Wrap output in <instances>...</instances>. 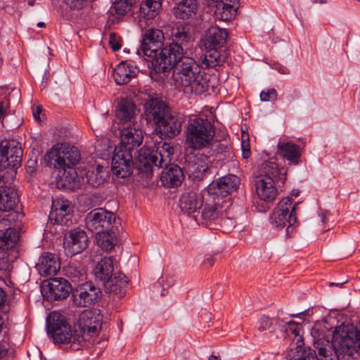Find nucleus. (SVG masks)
Here are the masks:
<instances>
[{
  "label": "nucleus",
  "mask_w": 360,
  "mask_h": 360,
  "mask_svg": "<svg viewBox=\"0 0 360 360\" xmlns=\"http://www.w3.org/2000/svg\"><path fill=\"white\" fill-rule=\"evenodd\" d=\"M169 37L172 42L164 47L156 58L168 59V65L171 64V58L175 60V58L186 54V50L189 48L192 41L189 29L182 25L172 27L169 29Z\"/></svg>",
  "instance_id": "nucleus-7"
},
{
  "label": "nucleus",
  "mask_w": 360,
  "mask_h": 360,
  "mask_svg": "<svg viewBox=\"0 0 360 360\" xmlns=\"http://www.w3.org/2000/svg\"><path fill=\"white\" fill-rule=\"evenodd\" d=\"M64 274L72 283H77L86 280V273L83 268L75 264H70L63 269Z\"/></svg>",
  "instance_id": "nucleus-40"
},
{
  "label": "nucleus",
  "mask_w": 360,
  "mask_h": 360,
  "mask_svg": "<svg viewBox=\"0 0 360 360\" xmlns=\"http://www.w3.org/2000/svg\"><path fill=\"white\" fill-rule=\"evenodd\" d=\"M49 291L47 300L50 301L66 298L72 291L71 284L63 278H54L50 279L48 283Z\"/></svg>",
  "instance_id": "nucleus-22"
},
{
  "label": "nucleus",
  "mask_w": 360,
  "mask_h": 360,
  "mask_svg": "<svg viewBox=\"0 0 360 360\" xmlns=\"http://www.w3.org/2000/svg\"><path fill=\"white\" fill-rule=\"evenodd\" d=\"M108 176V170L101 165L89 169L86 174V182L93 187L103 184Z\"/></svg>",
  "instance_id": "nucleus-38"
},
{
  "label": "nucleus",
  "mask_w": 360,
  "mask_h": 360,
  "mask_svg": "<svg viewBox=\"0 0 360 360\" xmlns=\"http://www.w3.org/2000/svg\"><path fill=\"white\" fill-rule=\"evenodd\" d=\"M103 234V239L98 240V245L104 250L108 251L110 250L113 246V241L111 240L110 238V235L108 232L101 233Z\"/></svg>",
  "instance_id": "nucleus-48"
},
{
  "label": "nucleus",
  "mask_w": 360,
  "mask_h": 360,
  "mask_svg": "<svg viewBox=\"0 0 360 360\" xmlns=\"http://www.w3.org/2000/svg\"><path fill=\"white\" fill-rule=\"evenodd\" d=\"M242 148V156L244 159H248L250 157L251 151L250 144L248 142H245L243 139L241 144Z\"/></svg>",
  "instance_id": "nucleus-52"
},
{
  "label": "nucleus",
  "mask_w": 360,
  "mask_h": 360,
  "mask_svg": "<svg viewBox=\"0 0 360 360\" xmlns=\"http://www.w3.org/2000/svg\"><path fill=\"white\" fill-rule=\"evenodd\" d=\"M240 184V178L227 174L212 181L207 186V192L214 195L226 197L236 191Z\"/></svg>",
  "instance_id": "nucleus-16"
},
{
  "label": "nucleus",
  "mask_w": 360,
  "mask_h": 360,
  "mask_svg": "<svg viewBox=\"0 0 360 360\" xmlns=\"http://www.w3.org/2000/svg\"><path fill=\"white\" fill-rule=\"evenodd\" d=\"M73 210L71 202L68 200H55L49 218L51 221L62 226L70 227L73 224Z\"/></svg>",
  "instance_id": "nucleus-15"
},
{
  "label": "nucleus",
  "mask_w": 360,
  "mask_h": 360,
  "mask_svg": "<svg viewBox=\"0 0 360 360\" xmlns=\"http://www.w3.org/2000/svg\"><path fill=\"white\" fill-rule=\"evenodd\" d=\"M37 25L39 27H44L45 26V23L44 22H39Z\"/></svg>",
  "instance_id": "nucleus-63"
},
{
  "label": "nucleus",
  "mask_w": 360,
  "mask_h": 360,
  "mask_svg": "<svg viewBox=\"0 0 360 360\" xmlns=\"http://www.w3.org/2000/svg\"><path fill=\"white\" fill-rule=\"evenodd\" d=\"M7 268V261L4 259H0V278H1L6 274Z\"/></svg>",
  "instance_id": "nucleus-55"
},
{
  "label": "nucleus",
  "mask_w": 360,
  "mask_h": 360,
  "mask_svg": "<svg viewBox=\"0 0 360 360\" xmlns=\"http://www.w3.org/2000/svg\"><path fill=\"white\" fill-rule=\"evenodd\" d=\"M278 154L286 159L293 165L300 162L301 153L300 147L290 142H279L278 144Z\"/></svg>",
  "instance_id": "nucleus-34"
},
{
  "label": "nucleus",
  "mask_w": 360,
  "mask_h": 360,
  "mask_svg": "<svg viewBox=\"0 0 360 360\" xmlns=\"http://www.w3.org/2000/svg\"><path fill=\"white\" fill-rule=\"evenodd\" d=\"M136 106L132 100L121 99L117 106L116 115L122 123L130 122L135 115Z\"/></svg>",
  "instance_id": "nucleus-37"
},
{
  "label": "nucleus",
  "mask_w": 360,
  "mask_h": 360,
  "mask_svg": "<svg viewBox=\"0 0 360 360\" xmlns=\"http://www.w3.org/2000/svg\"><path fill=\"white\" fill-rule=\"evenodd\" d=\"M203 204L202 197L193 191L185 192L179 200L181 210L189 217L194 219L196 222L200 221L199 212Z\"/></svg>",
  "instance_id": "nucleus-19"
},
{
  "label": "nucleus",
  "mask_w": 360,
  "mask_h": 360,
  "mask_svg": "<svg viewBox=\"0 0 360 360\" xmlns=\"http://www.w3.org/2000/svg\"><path fill=\"white\" fill-rule=\"evenodd\" d=\"M214 151L217 153H231L230 148L227 145L222 143H217L216 148H214Z\"/></svg>",
  "instance_id": "nucleus-53"
},
{
  "label": "nucleus",
  "mask_w": 360,
  "mask_h": 360,
  "mask_svg": "<svg viewBox=\"0 0 360 360\" xmlns=\"http://www.w3.org/2000/svg\"><path fill=\"white\" fill-rule=\"evenodd\" d=\"M259 176L257 179H269L280 186L283 184L286 180V172L284 168L279 167L278 164L273 161H265L259 168Z\"/></svg>",
  "instance_id": "nucleus-20"
},
{
  "label": "nucleus",
  "mask_w": 360,
  "mask_h": 360,
  "mask_svg": "<svg viewBox=\"0 0 360 360\" xmlns=\"http://www.w3.org/2000/svg\"><path fill=\"white\" fill-rule=\"evenodd\" d=\"M19 240V233L13 227L5 229L0 232V249L9 250L13 248Z\"/></svg>",
  "instance_id": "nucleus-39"
},
{
  "label": "nucleus",
  "mask_w": 360,
  "mask_h": 360,
  "mask_svg": "<svg viewBox=\"0 0 360 360\" xmlns=\"http://www.w3.org/2000/svg\"><path fill=\"white\" fill-rule=\"evenodd\" d=\"M182 123V117L171 110L164 120L155 127L154 131L161 139H172L180 134Z\"/></svg>",
  "instance_id": "nucleus-14"
},
{
  "label": "nucleus",
  "mask_w": 360,
  "mask_h": 360,
  "mask_svg": "<svg viewBox=\"0 0 360 360\" xmlns=\"http://www.w3.org/2000/svg\"><path fill=\"white\" fill-rule=\"evenodd\" d=\"M207 50L201 58L202 68H215L222 65L227 58L225 50L219 48H206Z\"/></svg>",
  "instance_id": "nucleus-32"
},
{
  "label": "nucleus",
  "mask_w": 360,
  "mask_h": 360,
  "mask_svg": "<svg viewBox=\"0 0 360 360\" xmlns=\"http://www.w3.org/2000/svg\"><path fill=\"white\" fill-rule=\"evenodd\" d=\"M164 34L159 29H148L143 34L137 54L139 56L151 58L148 65L150 69V62L153 58L159 56V52L163 49Z\"/></svg>",
  "instance_id": "nucleus-9"
},
{
  "label": "nucleus",
  "mask_w": 360,
  "mask_h": 360,
  "mask_svg": "<svg viewBox=\"0 0 360 360\" xmlns=\"http://www.w3.org/2000/svg\"><path fill=\"white\" fill-rule=\"evenodd\" d=\"M205 264L212 266L214 263V258L212 256H209L204 261Z\"/></svg>",
  "instance_id": "nucleus-58"
},
{
  "label": "nucleus",
  "mask_w": 360,
  "mask_h": 360,
  "mask_svg": "<svg viewBox=\"0 0 360 360\" xmlns=\"http://www.w3.org/2000/svg\"><path fill=\"white\" fill-rule=\"evenodd\" d=\"M228 35L226 30L217 26H212L206 32L204 45L205 48L221 49L226 43Z\"/></svg>",
  "instance_id": "nucleus-28"
},
{
  "label": "nucleus",
  "mask_w": 360,
  "mask_h": 360,
  "mask_svg": "<svg viewBox=\"0 0 360 360\" xmlns=\"http://www.w3.org/2000/svg\"><path fill=\"white\" fill-rule=\"evenodd\" d=\"M185 144L193 150H200L211 144L215 135L213 124L207 118L190 117L185 130Z\"/></svg>",
  "instance_id": "nucleus-5"
},
{
  "label": "nucleus",
  "mask_w": 360,
  "mask_h": 360,
  "mask_svg": "<svg viewBox=\"0 0 360 360\" xmlns=\"http://www.w3.org/2000/svg\"><path fill=\"white\" fill-rule=\"evenodd\" d=\"M5 301H6V293L2 290V288H0V307L4 304Z\"/></svg>",
  "instance_id": "nucleus-59"
},
{
  "label": "nucleus",
  "mask_w": 360,
  "mask_h": 360,
  "mask_svg": "<svg viewBox=\"0 0 360 360\" xmlns=\"http://www.w3.org/2000/svg\"><path fill=\"white\" fill-rule=\"evenodd\" d=\"M144 117L148 124H159L170 112L171 108L163 101L158 98H151L144 104Z\"/></svg>",
  "instance_id": "nucleus-13"
},
{
  "label": "nucleus",
  "mask_w": 360,
  "mask_h": 360,
  "mask_svg": "<svg viewBox=\"0 0 360 360\" xmlns=\"http://www.w3.org/2000/svg\"><path fill=\"white\" fill-rule=\"evenodd\" d=\"M109 44L114 51H117L121 49V38L116 33H110L109 36Z\"/></svg>",
  "instance_id": "nucleus-49"
},
{
  "label": "nucleus",
  "mask_w": 360,
  "mask_h": 360,
  "mask_svg": "<svg viewBox=\"0 0 360 360\" xmlns=\"http://www.w3.org/2000/svg\"><path fill=\"white\" fill-rule=\"evenodd\" d=\"M277 98V91L275 89H269L266 91H262L260 93V99L262 101L267 102L275 101Z\"/></svg>",
  "instance_id": "nucleus-50"
},
{
  "label": "nucleus",
  "mask_w": 360,
  "mask_h": 360,
  "mask_svg": "<svg viewBox=\"0 0 360 360\" xmlns=\"http://www.w3.org/2000/svg\"><path fill=\"white\" fill-rule=\"evenodd\" d=\"M70 10L79 11L86 7L89 0H63Z\"/></svg>",
  "instance_id": "nucleus-47"
},
{
  "label": "nucleus",
  "mask_w": 360,
  "mask_h": 360,
  "mask_svg": "<svg viewBox=\"0 0 360 360\" xmlns=\"http://www.w3.org/2000/svg\"><path fill=\"white\" fill-rule=\"evenodd\" d=\"M36 164V160H29L27 164V172L30 174H32L34 172Z\"/></svg>",
  "instance_id": "nucleus-56"
},
{
  "label": "nucleus",
  "mask_w": 360,
  "mask_h": 360,
  "mask_svg": "<svg viewBox=\"0 0 360 360\" xmlns=\"http://www.w3.org/2000/svg\"><path fill=\"white\" fill-rule=\"evenodd\" d=\"M143 139L142 130L128 124L121 131V142L117 146H124L126 149H129L130 152L135 154L136 148L142 143Z\"/></svg>",
  "instance_id": "nucleus-21"
},
{
  "label": "nucleus",
  "mask_w": 360,
  "mask_h": 360,
  "mask_svg": "<svg viewBox=\"0 0 360 360\" xmlns=\"http://www.w3.org/2000/svg\"><path fill=\"white\" fill-rule=\"evenodd\" d=\"M347 279L342 280L338 282H328L329 286L342 287L344 284L347 283Z\"/></svg>",
  "instance_id": "nucleus-57"
},
{
  "label": "nucleus",
  "mask_w": 360,
  "mask_h": 360,
  "mask_svg": "<svg viewBox=\"0 0 360 360\" xmlns=\"http://www.w3.org/2000/svg\"><path fill=\"white\" fill-rule=\"evenodd\" d=\"M114 261L112 257L102 258L96 264L94 274L96 280L106 283L115 274Z\"/></svg>",
  "instance_id": "nucleus-30"
},
{
  "label": "nucleus",
  "mask_w": 360,
  "mask_h": 360,
  "mask_svg": "<svg viewBox=\"0 0 360 360\" xmlns=\"http://www.w3.org/2000/svg\"><path fill=\"white\" fill-rule=\"evenodd\" d=\"M60 264L57 255L51 252L42 255L36 267L42 276H53L60 269Z\"/></svg>",
  "instance_id": "nucleus-26"
},
{
  "label": "nucleus",
  "mask_w": 360,
  "mask_h": 360,
  "mask_svg": "<svg viewBox=\"0 0 360 360\" xmlns=\"http://www.w3.org/2000/svg\"><path fill=\"white\" fill-rule=\"evenodd\" d=\"M328 214V211H321V221L323 223L326 222V217Z\"/></svg>",
  "instance_id": "nucleus-61"
},
{
  "label": "nucleus",
  "mask_w": 360,
  "mask_h": 360,
  "mask_svg": "<svg viewBox=\"0 0 360 360\" xmlns=\"http://www.w3.org/2000/svg\"><path fill=\"white\" fill-rule=\"evenodd\" d=\"M134 154L124 146L115 147L112 158V171L116 176L124 179L132 174L134 166L136 168Z\"/></svg>",
  "instance_id": "nucleus-10"
},
{
  "label": "nucleus",
  "mask_w": 360,
  "mask_h": 360,
  "mask_svg": "<svg viewBox=\"0 0 360 360\" xmlns=\"http://www.w3.org/2000/svg\"><path fill=\"white\" fill-rule=\"evenodd\" d=\"M182 56L179 58H153L150 62V75L157 80L158 75L169 72L173 69L172 78L175 85L184 86L186 91L195 94H202L208 91L210 80L207 75L201 71L200 65L191 57Z\"/></svg>",
  "instance_id": "nucleus-1"
},
{
  "label": "nucleus",
  "mask_w": 360,
  "mask_h": 360,
  "mask_svg": "<svg viewBox=\"0 0 360 360\" xmlns=\"http://www.w3.org/2000/svg\"><path fill=\"white\" fill-rule=\"evenodd\" d=\"M81 159V155L79 149L75 146H67L58 148L56 146L52 147L44 155V160L47 165L53 166V168L63 170V174H65V169L70 170L68 174L75 176V171L72 167L79 163Z\"/></svg>",
  "instance_id": "nucleus-6"
},
{
  "label": "nucleus",
  "mask_w": 360,
  "mask_h": 360,
  "mask_svg": "<svg viewBox=\"0 0 360 360\" xmlns=\"http://www.w3.org/2000/svg\"><path fill=\"white\" fill-rule=\"evenodd\" d=\"M88 245L86 232L79 228L71 230L64 238L63 247L68 255L73 256L82 252Z\"/></svg>",
  "instance_id": "nucleus-17"
},
{
  "label": "nucleus",
  "mask_w": 360,
  "mask_h": 360,
  "mask_svg": "<svg viewBox=\"0 0 360 360\" xmlns=\"http://www.w3.org/2000/svg\"><path fill=\"white\" fill-rule=\"evenodd\" d=\"M101 314L96 311L85 310L79 316L78 333H82L84 338L93 337L101 328Z\"/></svg>",
  "instance_id": "nucleus-18"
},
{
  "label": "nucleus",
  "mask_w": 360,
  "mask_h": 360,
  "mask_svg": "<svg viewBox=\"0 0 360 360\" xmlns=\"http://www.w3.org/2000/svg\"><path fill=\"white\" fill-rule=\"evenodd\" d=\"M41 112V109L39 106H38L34 111H33V116L36 120H39V115Z\"/></svg>",
  "instance_id": "nucleus-60"
},
{
  "label": "nucleus",
  "mask_w": 360,
  "mask_h": 360,
  "mask_svg": "<svg viewBox=\"0 0 360 360\" xmlns=\"http://www.w3.org/2000/svg\"><path fill=\"white\" fill-rule=\"evenodd\" d=\"M288 331L295 335L294 340L296 341L297 345V347H301L303 344V340L301 336V330H302V325L300 323H297L294 321H289L288 323Z\"/></svg>",
  "instance_id": "nucleus-46"
},
{
  "label": "nucleus",
  "mask_w": 360,
  "mask_h": 360,
  "mask_svg": "<svg viewBox=\"0 0 360 360\" xmlns=\"http://www.w3.org/2000/svg\"><path fill=\"white\" fill-rule=\"evenodd\" d=\"M8 345L6 342H0V360L8 354Z\"/></svg>",
  "instance_id": "nucleus-54"
},
{
  "label": "nucleus",
  "mask_w": 360,
  "mask_h": 360,
  "mask_svg": "<svg viewBox=\"0 0 360 360\" xmlns=\"http://www.w3.org/2000/svg\"><path fill=\"white\" fill-rule=\"evenodd\" d=\"M222 212L221 207L216 205H205L201 213H199L200 221L210 229H217L216 224Z\"/></svg>",
  "instance_id": "nucleus-33"
},
{
  "label": "nucleus",
  "mask_w": 360,
  "mask_h": 360,
  "mask_svg": "<svg viewBox=\"0 0 360 360\" xmlns=\"http://www.w3.org/2000/svg\"><path fill=\"white\" fill-rule=\"evenodd\" d=\"M293 195L295 196H297L298 195V191H292V193Z\"/></svg>",
  "instance_id": "nucleus-64"
},
{
  "label": "nucleus",
  "mask_w": 360,
  "mask_h": 360,
  "mask_svg": "<svg viewBox=\"0 0 360 360\" xmlns=\"http://www.w3.org/2000/svg\"><path fill=\"white\" fill-rule=\"evenodd\" d=\"M128 282L127 277L118 271L103 285L106 292L112 293L117 298L121 299L126 294Z\"/></svg>",
  "instance_id": "nucleus-27"
},
{
  "label": "nucleus",
  "mask_w": 360,
  "mask_h": 360,
  "mask_svg": "<svg viewBox=\"0 0 360 360\" xmlns=\"http://www.w3.org/2000/svg\"><path fill=\"white\" fill-rule=\"evenodd\" d=\"M311 336L315 350L324 345L328 346L329 348L331 347V343L329 340L326 339L325 332L323 330H321L317 326L312 328Z\"/></svg>",
  "instance_id": "nucleus-42"
},
{
  "label": "nucleus",
  "mask_w": 360,
  "mask_h": 360,
  "mask_svg": "<svg viewBox=\"0 0 360 360\" xmlns=\"http://www.w3.org/2000/svg\"><path fill=\"white\" fill-rule=\"evenodd\" d=\"M11 181H0V211L8 212L16 206L18 195L16 189L11 186Z\"/></svg>",
  "instance_id": "nucleus-23"
},
{
  "label": "nucleus",
  "mask_w": 360,
  "mask_h": 360,
  "mask_svg": "<svg viewBox=\"0 0 360 360\" xmlns=\"http://www.w3.org/2000/svg\"><path fill=\"white\" fill-rule=\"evenodd\" d=\"M216 3L214 15L216 18L228 21L233 19L239 8L238 0H217L213 1Z\"/></svg>",
  "instance_id": "nucleus-25"
},
{
  "label": "nucleus",
  "mask_w": 360,
  "mask_h": 360,
  "mask_svg": "<svg viewBox=\"0 0 360 360\" xmlns=\"http://www.w3.org/2000/svg\"><path fill=\"white\" fill-rule=\"evenodd\" d=\"M208 360H221L219 356L212 354Z\"/></svg>",
  "instance_id": "nucleus-62"
},
{
  "label": "nucleus",
  "mask_w": 360,
  "mask_h": 360,
  "mask_svg": "<svg viewBox=\"0 0 360 360\" xmlns=\"http://www.w3.org/2000/svg\"><path fill=\"white\" fill-rule=\"evenodd\" d=\"M47 333L55 344L69 346L74 351L86 345L84 334L72 328L65 318L58 313H53L47 319Z\"/></svg>",
  "instance_id": "nucleus-4"
},
{
  "label": "nucleus",
  "mask_w": 360,
  "mask_h": 360,
  "mask_svg": "<svg viewBox=\"0 0 360 360\" xmlns=\"http://www.w3.org/2000/svg\"><path fill=\"white\" fill-rule=\"evenodd\" d=\"M102 295L100 288L91 282H84L72 288L71 301L78 307H89L96 303Z\"/></svg>",
  "instance_id": "nucleus-11"
},
{
  "label": "nucleus",
  "mask_w": 360,
  "mask_h": 360,
  "mask_svg": "<svg viewBox=\"0 0 360 360\" xmlns=\"http://www.w3.org/2000/svg\"><path fill=\"white\" fill-rule=\"evenodd\" d=\"M165 169L161 172L160 181L163 186L172 188L180 186L184 179L183 171L176 165H170L165 167Z\"/></svg>",
  "instance_id": "nucleus-29"
},
{
  "label": "nucleus",
  "mask_w": 360,
  "mask_h": 360,
  "mask_svg": "<svg viewBox=\"0 0 360 360\" xmlns=\"http://www.w3.org/2000/svg\"><path fill=\"white\" fill-rule=\"evenodd\" d=\"M155 149L142 148L137 151L136 156V169L142 177L148 179L152 176L153 166L163 168L168 166L174 154V148L171 143L160 141L155 144Z\"/></svg>",
  "instance_id": "nucleus-3"
},
{
  "label": "nucleus",
  "mask_w": 360,
  "mask_h": 360,
  "mask_svg": "<svg viewBox=\"0 0 360 360\" xmlns=\"http://www.w3.org/2000/svg\"><path fill=\"white\" fill-rule=\"evenodd\" d=\"M331 347L323 346L317 349H302L290 360H354L360 354V330L354 325H341L333 335Z\"/></svg>",
  "instance_id": "nucleus-2"
},
{
  "label": "nucleus",
  "mask_w": 360,
  "mask_h": 360,
  "mask_svg": "<svg viewBox=\"0 0 360 360\" xmlns=\"http://www.w3.org/2000/svg\"><path fill=\"white\" fill-rule=\"evenodd\" d=\"M115 220V217L112 212L103 208H98L86 214L85 224L89 231L101 235V233L110 230Z\"/></svg>",
  "instance_id": "nucleus-12"
},
{
  "label": "nucleus",
  "mask_w": 360,
  "mask_h": 360,
  "mask_svg": "<svg viewBox=\"0 0 360 360\" xmlns=\"http://www.w3.org/2000/svg\"><path fill=\"white\" fill-rule=\"evenodd\" d=\"M162 0H145L139 6L137 16L146 20L154 19L160 12Z\"/></svg>",
  "instance_id": "nucleus-35"
},
{
  "label": "nucleus",
  "mask_w": 360,
  "mask_h": 360,
  "mask_svg": "<svg viewBox=\"0 0 360 360\" xmlns=\"http://www.w3.org/2000/svg\"><path fill=\"white\" fill-rule=\"evenodd\" d=\"M296 204L292 205L290 198H283L274 208L269 221L273 228L278 230L287 226L286 236L290 237L295 230L293 225L297 221Z\"/></svg>",
  "instance_id": "nucleus-8"
},
{
  "label": "nucleus",
  "mask_w": 360,
  "mask_h": 360,
  "mask_svg": "<svg viewBox=\"0 0 360 360\" xmlns=\"http://www.w3.org/2000/svg\"><path fill=\"white\" fill-rule=\"evenodd\" d=\"M276 183L270 181L269 179L266 180L257 179L255 181L256 191L259 198L265 202H272L275 200L278 194Z\"/></svg>",
  "instance_id": "nucleus-31"
},
{
  "label": "nucleus",
  "mask_w": 360,
  "mask_h": 360,
  "mask_svg": "<svg viewBox=\"0 0 360 360\" xmlns=\"http://www.w3.org/2000/svg\"><path fill=\"white\" fill-rule=\"evenodd\" d=\"M7 212L8 214L5 215L3 219L0 220V227L6 226H8V227H11V226L19 227L24 217L23 213L15 211L13 209Z\"/></svg>",
  "instance_id": "nucleus-43"
},
{
  "label": "nucleus",
  "mask_w": 360,
  "mask_h": 360,
  "mask_svg": "<svg viewBox=\"0 0 360 360\" xmlns=\"http://www.w3.org/2000/svg\"><path fill=\"white\" fill-rule=\"evenodd\" d=\"M5 90L4 88H0V91ZM6 93H0V119L4 118L7 112L8 109L10 108V96H15L16 102L18 103L20 98V90L17 88L11 89L8 94V97L6 96Z\"/></svg>",
  "instance_id": "nucleus-41"
},
{
  "label": "nucleus",
  "mask_w": 360,
  "mask_h": 360,
  "mask_svg": "<svg viewBox=\"0 0 360 360\" xmlns=\"http://www.w3.org/2000/svg\"><path fill=\"white\" fill-rule=\"evenodd\" d=\"M134 1V0H115L112 9L118 15H125L131 10Z\"/></svg>",
  "instance_id": "nucleus-44"
},
{
  "label": "nucleus",
  "mask_w": 360,
  "mask_h": 360,
  "mask_svg": "<svg viewBox=\"0 0 360 360\" xmlns=\"http://www.w3.org/2000/svg\"><path fill=\"white\" fill-rule=\"evenodd\" d=\"M199 10L198 0H176L174 13L176 18L186 20L194 19Z\"/></svg>",
  "instance_id": "nucleus-24"
},
{
  "label": "nucleus",
  "mask_w": 360,
  "mask_h": 360,
  "mask_svg": "<svg viewBox=\"0 0 360 360\" xmlns=\"http://www.w3.org/2000/svg\"><path fill=\"white\" fill-rule=\"evenodd\" d=\"M136 75L135 68L127 62H121L114 70L113 77L118 85H124L130 82Z\"/></svg>",
  "instance_id": "nucleus-36"
},
{
  "label": "nucleus",
  "mask_w": 360,
  "mask_h": 360,
  "mask_svg": "<svg viewBox=\"0 0 360 360\" xmlns=\"http://www.w3.org/2000/svg\"><path fill=\"white\" fill-rule=\"evenodd\" d=\"M219 226L224 232H230L236 226V221L234 219L224 216L221 214L219 220L216 224V227Z\"/></svg>",
  "instance_id": "nucleus-45"
},
{
  "label": "nucleus",
  "mask_w": 360,
  "mask_h": 360,
  "mask_svg": "<svg viewBox=\"0 0 360 360\" xmlns=\"http://www.w3.org/2000/svg\"><path fill=\"white\" fill-rule=\"evenodd\" d=\"M272 326V321L268 316H262L259 319V326L258 330L264 332L269 330Z\"/></svg>",
  "instance_id": "nucleus-51"
}]
</instances>
